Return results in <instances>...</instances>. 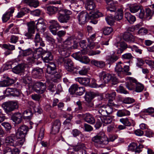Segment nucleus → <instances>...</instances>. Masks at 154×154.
Wrapping results in <instances>:
<instances>
[{
	"label": "nucleus",
	"mask_w": 154,
	"mask_h": 154,
	"mask_svg": "<svg viewBox=\"0 0 154 154\" xmlns=\"http://www.w3.org/2000/svg\"><path fill=\"white\" fill-rule=\"evenodd\" d=\"M91 140L95 145L98 147H103L108 144L107 137L103 132L93 137Z\"/></svg>",
	"instance_id": "nucleus-1"
},
{
	"label": "nucleus",
	"mask_w": 154,
	"mask_h": 154,
	"mask_svg": "<svg viewBox=\"0 0 154 154\" xmlns=\"http://www.w3.org/2000/svg\"><path fill=\"white\" fill-rule=\"evenodd\" d=\"M5 143L11 146H21L24 143V139H20L16 136L13 135L8 136L5 138Z\"/></svg>",
	"instance_id": "nucleus-2"
},
{
	"label": "nucleus",
	"mask_w": 154,
	"mask_h": 154,
	"mask_svg": "<svg viewBox=\"0 0 154 154\" xmlns=\"http://www.w3.org/2000/svg\"><path fill=\"white\" fill-rule=\"evenodd\" d=\"M71 39H66L59 49V52L63 58L68 57L69 55V49L71 44Z\"/></svg>",
	"instance_id": "nucleus-3"
},
{
	"label": "nucleus",
	"mask_w": 154,
	"mask_h": 154,
	"mask_svg": "<svg viewBox=\"0 0 154 154\" xmlns=\"http://www.w3.org/2000/svg\"><path fill=\"white\" fill-rule=\"evenodd\" d=\"M99 76L100 80L104 83H107L111 80L113 82H117L118 79L113 75L107 73L104 71L100 73Z\"/></svg>",
	"instance_id": "nucleus-4"
},
{
	"label": "nucleus",
	"mask_w": 154,
	"mask_h": 154,
	"mask_svg": "<svg viewBox=\"0 0 154 154\" xmlns=\"http://www.w3.org/2000/svg\"><path fill=\"white\" fill-rule=\"evenodd\" d=\"M71 11L66 9H62L59 11L57 18L61 23H66L69 19V15Z\"/></svg>",
	"instance_id": "nucleus-5"
},
{
	"label": "nucleus",
	"mask_w": 154,
	"mask_h": 154,
	"mask_svg": "<svg viewBox=\"0 0 154 154\" xmlns=\"http://www.w3.org/2000/svg\"><path fill=\"white\" fill-rule=\"evenodd\" d=\"M70 93L72 94L75 93L76 95L81 96L85 92V88L84 87H79L77 84L72 85L69 89Z\"/></svg>",
	"instance_id": "nucleus-6"
},
{
	"label": "nucleus",
	"mask_w": 154,
	"mask_h": 154,
	"mask_svg": "<svg viewBox=\"0 0 154 154\" xmlns=\"http://www.w3.org/2000/svg\"><path fill=\"white\" fill-rule=\"evenodd\" d=\"M46 83L40 81L35 82L33 86L34 90L39 94L44 93L46 91Z\"/></svg>",
	"instance_id": "nucleus-7"
},
{
	"label": "nucleus",
	"mask_w": 154,
	"mask_h": 154,
	"mask_svg": "<svg viewBox=\"0 0 154 154\" xmlns=\"http://www.w3.org/2000/svg\"><path fill=\"white\" fill-rule=\"evenodd\" d=\"M29 130L28 127L25 125H22L18 129L16 133V136L20 139H24L25 140V137Z\"/></svg>",
	"instance_id": "nucleus-8"
},
{
	"label": "nucleus",
	"mask_w": 154,
	"mask_h": 154,
	"mask_svg": "<svg viewBox=\"0 0 154 154\" xmlns=\"http://www.w3.org/2000/svg\"><path fill=\"white\" fill-rule=\"evenodd\" d=\"M130 11L133 13H135L140 11V13L138 14V16L140 18H143L144 16V10L141 9L140 6L136 4L130 5L129 7Z\"/></svg>",
	"instance_id": "nucleus-9"
},
{
	"label": "nucleus",
	"mask_w": 154,
	"mask_h": 154,
	"mask_svg": "<svg viewBox=\"0 0 154 154\" xmlns=\"http://www.w3.org/2000/svg\"><path fill=\"white\" fill-rule=\"evenodd\" d=\"M127 82L125 83V86L129 90H134L136 85L137 83V80L133 78L130 77L127 78Z\"/></svg>",
	"instance_id": "nucleus-10"
},
{
	"label": "nucleus",
	"mask_w": 154,
	"mask_h": 154,
	"mask_svg": "<svg viewBox=\"0 0 154 154\" xmlns=\"http://www.w3.org/2000/svg\"><path fill=\"white\" fill-rule=\"evenodd\" d=\"M28 32L25 34L28 38H32L33 35V34L35 32V23L34 21L30 22L27 23Z\"/></svg>",
	"instance_id": "nucleus-11"
},
{
	"label": "nucleus",
	"mask_w": 154,
	"mask_h": 154,
	"mask_svg": "<svg viewBox=\"0 0 154 154\" xmlns=\"http://www.w3.org/2000/svg\"><path fill=\"white\" fill-rule=\"evenodd\" d=\"M49 23H51L49 30L53 35H56L57 31L61 27L60 26L57 21L54 20H51Z\"/></svg>",
	"instance_id": "nucleus-12"
},
{
	"label": "nucleus",
	"mask_w": 154,
	"mask_h": 154,
	"mask_svg": "<svg viewBox=\"0 0 154 154\" xmlns=\"http://www.w3.org/2000/svg\"><path fill=\"white\" fill-rule=\"evenodd\" d=\"M89 17L88 13L85 11H82L80 12L77 16L79 23L80 25H83L86 22L87 18Z\"/></svg>",
	"instance_id": "nucleus-13"
},
{
	"label": "nucleus",
	"mask_w": 154,
	"mask_h": 154,
	"mask_svg": "<svg viewBox=\"0 0 154 154\" xmlns=\"http://www.w3.org/2000/svg\"><path fill=\"white\" fill-rule=\"evenodd\" d=\"M72 149L75 151L79 152L78 154H87L86 149L84 144H79L72 146Z\"/></svg>",
	"instance_id": "nucleus-14"
},
{
	"label": "nucleus",
	"mask_w": 154,
	"mask_h": 154,
	"mask_svg": "<svg viewBox=\"0 0 154 154\" xmlns=\"http://www.w3.org/2000/svg\"><path fill=\"white\" fill-rule=\"evenodd\" d=\"M61 123L59 120H56L53 123L51 128V133L53 134L58 133L60 129Z\"/></svg>",
	"instance_id": "nucleus-15"
},
{
	"label": "nucleus",
	"mask_w": 154,
	"mask_h": 154,
	"mask_svg": "<svg viewBox=\"0 0 154 154\" xmlns=\"http://www.w3.org/2000/svg\"><path fill=\"white\" fill-rule=\"evenodd\" d=\"M46 71L47 73L53 75L57 73V68L55 64L53 62H50L46 65Z\"/></svg>",
	"instance_id": "nucleus-16"
},
{
	"label": "nucleus",
	"mask_w": 154,
	"mask_h": 154,
	"mask_svg": "<svg viewBox=\"0 0 154 154\" xmlns=\"http://www.w3.org/2000/svg\"><path fill=\"white\" fill-rule=\"evenodd\" d=\"M42 48L37 49L34 52L33 57H29L28 60L30 62H33L35 61L36 60H37L42 56Z\"/></svg>",
	"instance_id": "nucleus-17"
},
{
	"label": "nucleus",
	"mask_w": 154,
	"mask_h": 154,
	"mask_svg": "<svg viewBox=\"0 0 154 154\" xmlns=\"http://www.w3.org/2000/svg\"><path fill=\"white\" fill-rule=\"evenodd\" d=\"M122 62L120 61L116 64L115 68V71L117 73L119 76L120 78L124 77L125 72L123 70V65H121Z\"/></svg>",
	"instance_id": "nucleus-18"
},
{
	"label": "nucleus",
	"mask_w": 154,
	"mask_h": 154,
	"mask_svg": "<svg viewBox=\"0 0 154 154\" xmlns=\"http://www.w3.org/2000/svg\"><path fill=\"white\" fill-rule=\"evenodd\" d=\"M14 10L15 8L14 7H11L8 9L2 17L3 22H6L10 19L11 16H12V14L14 12Z\"/></svg>",
	"instance_id": "nucleus-19"
},
{
	"label": "nucleus",
	"mask_w": 154,
	"mask_h": 154,
	"mask_svg": "<svg viewBox=\"0 0 154 154\" xmlns=\"http://www.w3.org/2000/svg\"><path fill=\"white\" fill-rule=\"evenodd\" d=\"M82 116L85 121L88 123L93 124L95 122V120L93 116L89 113L82 114Z\"/></svg>",
	"instance_id": "nucleus-20"
},
{
	"label": "nucleus",
	"mask_w": 154,
	"mask_h": 154,
	"mask_svg": "<svg viewBox=\"0 0 154 154\" xmlns=\"http://www.w3.org/2000/svg\"><path fill=\"white\" fill-rule=\"evenodd\" d=\"M117 108L119 105L112 102H108V105L106 106V115L112 113L113 112L112 107Z\"/></svg>",
	"instance_id": "nucleus-21"
},
{
	"label": "nucleus",
	"mask_w": 154,
	"mask_h": 154,
	"mask_svg": "<svg viewBox=\"0 0 154 154\" xmlns=\"http://www.w3.org/2000/svg\"><path fill=\"white\" fill-rule=\"evenodd\" d=\"M42 73V69L39 68L33 69L32 72V76L35 78H39L41 77Z\"/></svg>",
	"instance_id": "nucleus-22"
},
{
	"label": "nucleus",
	"mask_w": 154,
	"mask_h": 154,
	"mask_svg": "<svg viewBox=\"0 0 154 154\" xmlns=\"http://www.w3.org/2000/svg\"><path fill=\"white\" fill-rule=\"evenodd\" d=\"M22 116L21 114L17 112L14 114L11 117V119L16 123L19 124L22 121Z\"/></svg>",
	"instance_id": "nucleus-23"
},
{
	"label": "nucleus",
	"mask_w": 154,
	"mask_h": 154,
	"mask_svg": "<svg viewBox=\"0 0 154 154\" xmlns=\"http://www.w3.org/2000/svg\"><path fill=\"white\" fill-rule=\"evenodd\" d=\"M75 80L80 84L87 86L89 85L90 79L88 78L78 77L75 79Z\"/></svg>",
	"instance_id": "nucleus-24"
},
{
	"label": "nucleus",
	"mask_w": 154,
	"mask_h": 154,
	"mask_svg": "<svg viewBox=\"0 0 154 154\" xmlns=\"http://www.w3.org/2000/svg\"><path fill=\"white\" fill-rule=\"evenodd\" d=\"M45 57L44 58L42 57V59L44 62L49 63L50 61L53 59V56L51 52H46L43 54Z\"/></svg>",
	"instance_id": "nucleus-25"
},
{
	"label": "nucleus",
	"mask_w": 154,
	"mask_h": 154,
	"mask_svg": "<svg viewBox=\"0 0 154 154\" xmlns=\"http://www.w3.org/2000/svg\"><path fill=\"white\" fill-rule=\"evenodd\" d=\"M6 91L7 92L9 93L10 95L14 97H18L20 94V91L16 88H8Z\"/></svg>",
	"instance_id": "nucleus-26"
},
{
	"label": "nucleus",
	"mask_w": 154,
	"mask_h": 154,
	"mask_svg": "<svg viewBox=\"0 0 154 154\" xmlns=\"http://www.w3.org/2000/svg\"><path fill=\"white\" fill-rule=\"evenodd\" d=\"M91 63L95 66L102 68L105 66V62L103 61H98L95 60H93L91 61Z\"/></svg>",
	"instance_id": "nucleus-27"
},
{
	"label": "nucleus",
	"mask_w": 154,
	"mask_h": 154,
	"mask_svg": "<svg viewBox=\"0 0 154 154\" xmlns=\"http://www.w3.org/2000/svg\"><path fill=\"white\" fill-rule=\"evenodd\" d=\"M14 82V81L13 79L7 77L5 79L1 82V86L7 87L13 84Z\"/></svg>",
	"instance_id": "nucleus-28"
},
{
	"label": "nucleus",
	"mask_w": 154,
	"mask_h": 154,
	"mask_svg": "<svg viewBox=\"0 0 154 154\" xmlns=\"http://www.w3.org/2000/svg\"><path fill=\"white\" fill-rule=\"evenodd\" d=\"M125 17L130 24L133 23L136 21L135 17L132 15L129 12L125 13Z\"/></svg>",
	"instance_id": "nucleus-29"
},
{
	"label": "nucleus",
	"mask_w": 154,
	"mask_h": 154,
	"mask_svg": "<svg viewBox=\"0 0 154 154\" xmlns=\"http://www.w3.org/2000/svg\"><path fill=\"white\" fill-rule=\"evenodd\" d=\"M116 96V93L114 91H112L109 93L106 94L105 97L106 98L109 99L108 102H112L115 99Z\"/></svg>",
	"instance_id": "nucleus-30"
},
{
	"label": "nucleus",
	"mask_w": 154,
	"mask_h": 154,
	"mask_svg": "<svg viewBox=\"0 0 154 154\" xmlns=\"http://www.w3.org/2000/svg\"><path fill=\"white\" fill-rule=\"evenodd\" d=\"M86 8L88 10H92L95 8L96 5L93 0H86Z\"/></svg>",
	"instance_id": "nucleus-31"
},
{
	"label": "nucleus",
	"mask_w": 154,
	"mask_h": 154,
	"mask_svg": "<svg viewBox=\"0 0 154 154\" xmlns=\"http://www.w3.org/2000/svg\"><path fill=\"white\" fill-rule=\"evenodd\" d=\"M130 115V112L126 109L119 110L116 113V115L119 117L129 116Z\"/></svg>",
	"instance_id": "nucleus-32"
},
{
	"label": "nucleus",
	"mask_w": 154,
	"mask_h": 154,
	"mask_svg": "<svg viewBox=\"0 0 154 154\" xmlns=\"http://www.w3.org/2000/svg\"><path fill=\"white\" fill-rule=\"evenodd\" d=\"M114 45L117 47H118L119 45L120 48L125 50L128 48L127 44L124 42H120V41H117L116 39H115L114 40Z\"/></svg>",
	"instance_id": "nucleus-33"
},
{
	"label": "nucleus",
	"mask_w": 154,
	"mask_h": 154,
	"mask_svg": "<svg viewBox=\"0 0 154 154\" xmlns=\"http://www.w3.org/2000/svg\"><path fill=\"white\" fill-rule=\"evenodd\" d=\"M2 107L7 113L13 111L9 102L4 103L2 105Z\"/></svg>",
	"instance_id": "nucleus-34"
},
{
	"label": "nucleus",
	"mask_w": 154,
	"mask_h": 154,
	"mask_svg": "<svg viewBox=\"0 0 154 154\" xmlns=\"http://www.w3.org/2000/svg\"><path fill=\"white\" fill-rule=\"evenodd\" d=\"M32 113L29 110H26L24 111L23 113V117L25 119L29 120L32 116Z\"/></svg>",
	"instance_id": "nucleus-35"
},
{
	"label": "nucleus",
	"mask_w": 154,
	"mask_h": 154,
	"mask_svg": "<svg viewBox=\"0 0 154 154\" xmlns=\"http://www.w3.org/2000/svg\"><path fill=\"white\" fill-rule=\"evenodd\" d=\"M29 9L26 8H24L21 9L20 11L17 13L16 17L17 18H20L24 15L25 14L29 12Z\"/></svg>",
	"instance_id": "nucleus-36"
},
{
	"label": "nucleus",
	"mask_w": 154,
	"mask_h": 154,
	"mask_svg": "<svg viewBox=\"0 0 154 154\" xmlns=\"http://www.w3.org/2000/svg\"><path fill=\"white\" fill-rule=\"evenodd\" d=\"M58 11V8L53 6H50L47 8V13L51 15L55 14Z\"/></svg>",
	"instance_id": "nucleus-37"
},
{
	"label": "nucleus",
	"mask_w": 154,
	"mask_h": 154,
	"mask_svg": "<svg viewBox=\"0 0 154 154\" xmlns=\"http://www.w3.org/2000/svg\"><path fill=\"white\" fill-rule=\"evenodd\" d=\"M101 122L104 124H108L110 123L112 120V118L110 116H104L100 118Z\"/></svg>",
	"instance_id": "nucleus-38"
},
{
	"label": "nucleus",
	"mask_w": 154,
	"mask_h": 154,
	"mask_svg": "<svg viewBox=\"0 0 154 154\" xmlns=\"http://www.w3.org/2000/svg\"><path fill=\"white\" fill-rule=\"evenodd\" d=\"M146 17L147 19L149 20L152 18V17L154 14V11L149 8H147L146 10Z\"/></svg>",
	"instance_id": "nucleus-39"
},
{
	"label": "nucleus",
	"mask_w": 154,
	"mask_h": 154,
	"mask_svg": "<svg viewBox=\"0 0 154 154\" xmlns=\"http://www.w3.org/2000/svg\"><path fill=\"white\" fill-rule=\"evenodd\" d=\"M94 94L92 92H88L86 93L85 98L86 101L90 102L94 97Z\"/></svg>",
	"instance_id": "nucleus-40"
},
{
	"label": "nucleus",
	"mask_w": 154,
	"mask_h": 154,
	"mask_svg": "<svg viewBox=\"0 0 154 154\" xmlns=\"http://www.w3.org/2000/svg\"><path fill=\"white\" fill-rule=\"evenodd\" d=\"M23 69L22 65H19L14 67L12 69V71L14 73L19 74L23 71Z\"/></svg>",
	"instance_id": "nucleus-41"
},
{
	"label": "nucleus",
	"mask_w": 154,
	"mask_h": 154,
	"mask_svg": "<svg viewBox=\"0 0 154 154\" xmlns=\"http://www.w3.org/2000/svg\"><path fill=\"white\" fill-rule=\"evenodd\" d=\"M119 59L118 57L116 55H112L108 56L106 58L107 60L109 63H112L116 62Z\"/></svg>",
	"instance_id": "nucleus-42"
},
{
	"label": "nucleus",
	"mask_w": 154,
	"mask_h": 154,
	"mask_svg": "<svg viewBox=\"0 0 154 154\" xmlns=\"http://www.w3.org/2000/svg\"><path fill=\"white\" fill-rule=\"evenodd\" d=\"M115 18L116 20H121L123 17V11L120 10H118L117 12L115 14Z\"/></svg>",
	"instance_id": "nucleus-43"
},
{
	"label": "nucleus",
	"mask_w": 154,
	"mask_h": 154,
	"mask_svg": "<svg viewBox=\"0 0 154 154\" xmlns=\"http://www.w3.org/2000/svg\"><path fill=\"white\" fill-rule=\"evenodd\" d=\"M144 89V86L141 84L139 83L137 81V83L136 85V87L135 89V91L137 92H141Z\"/></svg>",
	"instance_id": "nucleus-44"
},
{
	"label": "nucleus",
	"mask_w": 154,
	"mask_h": 154,
	"mask_svg": "<svg viewBox=\"0 0 154 154\" xmlns=\"http://www.w3.org/2000/svg\"><path fill=\"white\" fill-rule=\"evenodd\" d=\"M119 121L125 126H129L131 125V123L127 118L121 119Z\"/></svg>",
	"instance_id": "nucleus-45"
},
{
	"label": "nucleus",
	"mask_w": 154,
	"mask_h": 154,
	"mask_svg": "<svg viewBox=\"0 0 154 154\" xmlns=\"http://www.w3.org/2000/svg\"><path fill=\"white\" fill-rule=\"evenodd\" d=\"M62 75L61 72H57L56 75H54L53 77L52 78V80L54 82H58L59 81Z\"/></svg>",
	"instance_id": "nucleus-46"
},
{
	"label": "nucleus",
	"mask_w": 154,
	"mask_h": 154,
	"mask_svg": "<svg viewBox=\"0 0 154 154\" xmlns=\"http://www.w3.org/2000/svg\"><path fill=\"white\" fill-rule=\"evenodd\" d=\"M133 56L130 53H126L122 55V58L123 60H128L130 61L132 59Z\"/></svg>",
	"instance_id": "nucleus-47"
},
{
	"label": "nucleus",
	"mask_w": 154,
	"mask_h": 154,
	"mask_svg": "<svg viewBox=\"0 0 154 154\" xmlns=\"http://www.w3.org/2000/svg\"><path fill=\"white\" fill-rule=\"evenodd\" d=\"M98 112L102 116H106V106H100L98 109Z\"/></svg>",
	"instance_id": "nucleus-48"
},
{
	"label": "nucleus",
	"mask_w": 154,
	"mask_h": 154,
	"mask_svg": "<svg viewBox=\"0 0 154 154\" xmlns=\"http://www.w3.org/2000/svg\"><path fill=\"white\" fill-rule=\"evenodd\" d=\"M122 38H133L134 37L130 33L128 32H124L121 35Z\"/></svg>",
	"instance_id": "nucleus-49"
},
{
	"label": "nucleus",
	"mask_w": 154,
	"mask_h": 154,
	"mask_svg": "<svg viewBox=\"0 0 154 154\" xmlns=\"http://www.w3.org/2000/svg\"><path fill=\"white\" fill-rule=\"evenodd\" d=\"M9 102L13 111L18 108V105L17 101H10Z\"/></svg>",
	"instance_id": "nucleus-50"
},
{
	"label": "nucleus",
	"mask_w": 154,
	"mask_h": 154,
	"mask_svg": "<svg viewBox=\"0 0 154 154\" xmlns=\"http://www.w3.org/2000/svg\"><path fill=\"white\" fill-rule=\"evenodd\" d=\"M134 99L130 97H127L124 98L122 102L125 104H131L134 103Z\"/></svg>",
	"instance_id": "nucleus-51"
},
{
	"label": "nucleus",
	"mask_w": 154,
	"mask_h": 154,
	"mask_svg": "<svg viewBox=\"0 0 154 154\" xmlns=\"http://www.w3.org/2000/svg\"><path fill=\"white\" fill-rule=\"evenodd\" d=\"M106 20L107 23L110 25H113L114 22V17L112 16L106 17Z\"/></svg>",
	"instance_id": "nucleus-52"
},
{
	"label": "nucleus",
	"mask_w": 154,
	"mask_h": 154,
	"mask_svg": "<svg viewBox=\"0 0 154 154\" xmlns=\"http://www.w3.org/2000/svg\"><path fill=\"white\" fill-rule=\"evenodd\" d=\"M35 28L37 30L42 29L43 32H44L45 29V24L36 23L35 25Z\"/></svg>",
	"instance_id": "nucleus-53"
},
{
	"label": "nucleus",
	"mask_w": 154,
	"mask_h": 154,
	"mask_svg": "<svg viewBox=\"0 0 154 154\" xmlns=\"http://www.w3.org/2000/svg\"><path fill=\"white\" fill-rule=\"evenodd\" d=\"M113 31L111 27H106L104 28L103 31V34L105 35H108Z\"/></svg>",
	"instance_id": "nucleus-54"
},
{
	"label": "nucleus",
	"mask_w": 154,
	"mask_h": 154,
	"mask_svg": "<svg viewBox=\"0 0 154 154\" xmlns=\"http://www.w3.org/2000/svg\"><path fill=\"white\" fill-rule=\"evenodd\" d=\"M73 57L76 59L79 60L80 61L82 57V54L80 52H76L73 54Z\"/></svg>",
	"instance_id": "nucleus-55"
},
{
	"label": "nucleus",
	"mask_w": 154,
	"mask_h": 154,
	"mask_svg": "<svg viewBox=\"0 0 154 154\" xmlns=\"http://www.w3.org/2000/svg\"><path fill=\"white\" fill-rule=\"evenodd\" d=\"M88 43L87 44V46L89 48L91 49H93L95 44L94 43V41L93 39H88Z\"/></svg>",
	"instance_id": "nucleus-56"
},
{
	"label": "nucleus",
	"mask_w": 154,
	"mask_h": 154,
	"mask_svg": "<svg viewBox=\"0 0 154 154\" xmlns=\"http://www.w3.org/2000/svg\"><path fill=\"white\" fill-rule=\"evenodd\" d=\"M131 48L132 51H135L140 54H141L142 53V50L140 49H139L136 46L133 45L131 47Z\"/></svg>",
	"instance_id": "nucleus-57"
},
{
	"label": "nucleus",
	"mask_w": 154,
	"mask_h": 154,
	"mask_svg": "<svg viewBox=\"0 0 154 154\" xmlns=\"http://www.w3.org/2000/svg\"><path fill=\"white\" fill-rule=\"evenodd\" d=\"M89 70V69L87 68L86 66H84L82 67L81 70L79 71V73L81 75H85Z\"/></svg>",
	"instance_id": "nucleus-58"
},
{
	"label": "nucleus",
	"mask_w": 154,
	"mask_h": 154,
	"mask_svg": "<svg viewBox=\"0 0 154 154\" xmlns=\"http://www.w3.org/2000/svg\"><path fill=\"white\" fill-rule=\"evenodd\" d=\"M137 62L136 63V66L138 67L141 68L142 66L144 64L145 61L141 58H137Z\"/></svg>",
	"instance_id": "nucleus-59"
},
{
	"label": "nucleus",
	"mask_w": 154,
	"mask_h": 154,
	"mask_svg": "<svg viewBox=\"0 0 154 154\" xmlns=\"http://www.w3.org/2000/svg\"><path fill=\"white\" fill-rule=\"evenodd\" d=\"M90 61V60L88 57L86 56H83L82 57L81 60L80 61L81 63L85 64H88Z\"/></svg>",
	"instance_id": "nucleus-60"
},
{
	"label": "nucleus",
	"mask_w": 154,
	"mask_h": 154,
	"mask_svg": "<svg viewBox=\"0 0 154 154\" xmlns=\"http://www.w3.org/2000/svg\"><path fill=\"white\" fill-rule=\"evenodd\" d=\"M148 32V30L145 28H141L138 32L139 34L140 35H144L146 34Z\"/></svg>",
	"instance_id": "nucleus-61"
},
{
	"label": "nucleus",
	"mask_w": 154,
	"mask_h": 154,
	"mask_svg": "<svg viewBox=\"0 0 154 154\" xmlns=\"http://www.w3.org/2000/svg\"><path fill=\"white\" fill-rule=\"evenodd\" d=\"M39 2L38 0H32L29 6L35 8L39 5Z\"/></svg>",
	"instance_id": "nucleus-62"
},
{
	"label": "nucleus",
	"mask_w": 154,
	"mask_h": 154,
	"mask_svg": "<svg viewBox=\"0 0 154 154\" xmlns=\"http://www.w3.org/2000/svg\"><path fill=\"white\" fill-rule=\"evenodd\" d=\"M81 132L77 129H75L72 131L71 132V134L73 136L75 137L78 136L81 134Z\"/></svg>",
	"instance_id": "nucleus-63"
},
{
	"label": "nucleus",
	"mask_w": 154,
	"mask_h": 154,
	"mask_svg": "<svg viewBox=\"0 0 154 154\" xmlns=\"http://www.w3.org/2000/svg\"><path fill=\"white\" fill-rule=\"evenodd\" d=\"M3 154H12V149L7 147L5 148L3 150Z\"/></svg>",
	"instance_id": "nucleus-64"
}]
</instances>
